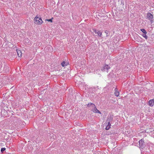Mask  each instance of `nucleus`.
I'll use <instances>...</instances> for the list:
<instances>
[{"instance_id": "4", "label": "nucleus", "mask_w": 154, "mask_h": 154, "mask_svg": "<svg viewBox=\"0 0 154 154\" xmlns=\"http://www.w3.org/2000/svg\"><path fill=\"white\" fill-rule=\"evenodd\" d=\"M110 68L108 65H106L104 66L101 69L103 71L108 72V69Z\"/></svg>"}, {"instance_id": "6", "label": "nucleus", "mask_w": 154, "mask_h": 154, "mask_svg": "<svg viewBox=\"0 0 154 154\" xmlns=\"http://www.w3.org/2000/svg\"><path fill=\"white\" fill-rule=\"evenodd\" d=\"M93 30H94V32L96 33L97 34L98 36H99L100 37H101L102 35V32L100 31H99L97 30L96 29H93Z\"/></svg>"}, {"instance_id": "7", "label": "nucleus", "mask_w": 154, "mask_h": 154, "mask_svg": "<svg viewBox=\"0 0 154 154\" xmlns=\"http://www.w3.org/2000/svg\"><path fill=\"white\" fill-rule=\"evenodd\" d=\"M154 104V99L150 100L149 102V105L151 106H152Z\"/></svg>"}, {"instance_id": "19", "label": "nucleus", "mask_w": 154, "mask_h": 154, "mask_svg": "<svg viewBox=\"0 0 154 154\" xmlns=\"http://www.w3.org/2000/svg\"><path fill=\"white\" fill-rule=\"evenodd\" d=\"M110 128V127H109V126L107 125L105 128V129L106 130H108Z\"/></svg>"}, {"instance_id": "21", "label": "nucleus", "mask_w": 154, "mask_h": 154, "mask_svg": "<svg viewBox=\"0 0 154 154\" xmlns=\"http://www.w3.org/2000/svg\"><path fill=\"white\" fill-rule=\"evenodd\" d=\"M105 32L107 34L108 33V31H106Z\"/></svg>"}, {"instance_id": "3", "label": "nucleus", "mask_w": 154, "mask_h": 154, "mask_svg": "<svg viewBox=\"0 0 154 154\" xmlns=\"http://www.w3.org/2000/svg\"><path fill=\"white\" fill-rule=\"evenodd\" d=\"M139 144L140 147L142 149L145 147V143L144 142L143 139H141L139 141Z\"/></svg>"}, {"instance_id": "15", "label": "nucleus", "mask_w": 154, "mask_h": 154, "mask_svg": "<svg viewBox=\"0 0 154 154\" xmlns=\"http://www.w3.org/2000/svg\"><path fill=\"white\" fill-rule=\"evenodd\" d=\"M140 31L143 32V33L146 34L147 32L144 29H140Z\"/></svg>"}, {"instance_id": "14", "label": "nucleus", "mask_w": 154, "mask_h": 154, "mask_svg": "<svg viewBox=\"0 0 154 154\" xmlns=\"http://www.w3.org/2000/svg\"><path fill=\"white\" fill-rule=\"evenodd\" d=\"M146 34H144L143 33L141 35L144 37V38L146 39H147L148 38V36L147 35H146Z\"/></svg>"}, {"instance_id": "5", "label": "nucleus", "mask_w": 154, "mask_h": 154, "mask_svg": "<svg viewBox=\"0 0 154 154\" xmlns=\"http://www.w3.org/2000/svg\"><path fill=\"white\" fill-rule=\"evenodd\" d=\"M113 119V116L111 115H109L106 121V122H111L112 121Z\"/></svg>"}, {"instance_id": "12", "label": "nucleus", "mask_w": 154, "mask_h": 154, "mask_svg": "<svg viewBox=\"0 0 154 154\" xmlns=\"http://www.w3.org/2000/svg\"><path fill=\"white\" fill-rule=\"evenodd\" d=\"M92 111H93V112H94L95 111V110H96V109H97V108L96 107V106L95 105H93V106H92Z\"/></svg>"}, {"instance_id": "2", "label": "nucleus", "mask_w": 154, "mask_h": 154, "mask_svg": "<svg viewBox=\"0 0 154 154\" xmlns=\"http://www.w3.org/2000/svg\"><path fill=\"white\" fill-rule=\"evenodd\" d=\"M34 23L38 25H41L43 23V21L41 17L36 16L34 19Z\"/></svg>"}, {"instance_id": "8", "label": "nucleus", "mask_w": 154, "mask_h": 154, "mask_svg": "<svg viewBox=\"0 0 154 154\" xmlns=\"http://www.w3.org/2000/svg\"><path fill=\"white\" fill-rule=\"evenodd\" d=\"M3 70L5 72H7L9 70V67L8 66H5L3 68Z\"/></svg>"}, {"instance_id": "18", "label": "nucleus", "mask_w": 154, "mask_h": 154, "mask_svg": "<svg viewBox=\"0 0 154 154\" xmlns=\"http://www.w3.org/2000/svg\"><path fill=\"white\" fill-rule=\"evenodd\" d=\"M6 149L5 148H1V152H2V153H3L4 151Z\"/></svg>"}, {"instance_id": "9", "label": "nucleus", "mask_w": 154, "mask_h": 154, "mask_svg": "<svg viewBox=\"0 0 154 154\" xmlns=\"http://www.w3.org/2000/svg\"><path fill=\"white\" fill-rule=\"evenodd\" d=\"M68 63L65 61H63L61 63V65L62 66L64 67L68 64Z\"/></svg>"}, {"instance_id": "17", "label": "nucleus", "mask_w": 154, "mask_h": 154, "mask_svg": "<svg viewBox=\"0 0 154 154\" xmlns=\"http://www.w3.org/2000/svg\"><path fill=\"white\" fill-rule=\"evenodd\" d=\"M53 19V18H52L51 19H46L45 20L46 21H47L49 22H50L51 23H52L53 22V21L52 20Z\"/></svg>"}, {"instance_id": "10", "label": "nucleus", "mask_w": 154, "mask_h": 154, "mask_svg": "<svg viewBox=\"0 0 154 154\" xmlns=\"http://www.w3.org/2000/svg\"><path fill=\"white\" fill-rule=\"evenodd\" d=\"M17 52L18 57H20L21 56L22 54L21 51L20 50H17Z\"/></svg>"}, {"instance_id": "20", "label": "nucleus", "mask_w": 154, "mask_h": 154, "mask_svg": "<svg viewBox=\"0 0 154 154\" xmlns=\"http://www.w3.org/2000/svg\"><path fill=\"white\" fill-rule=\"evenodd\" d=\"M107 123H108V125H107V126H109V127H110V126H111V124L110 123V122H106Z\"/></svg>"}, {"instance_id": "11", "label": "nucleus", "mask_w": 154, "mask_h": 154, "mask_svg": "<svg viewBox=\"0 0 154 154\" xmlns=\"http://www.w3.org/2000/svg\"><path fill=\"white\" fill-rule=\"evenodd\" d=\"M94 104L92 103H89L87 105V106L88 107H92V106H93V105H94Z\"/></svg>"}, {"instance_id": "1", "label": "nucleus", "mask_w": 154, "mask_h": 154, "mask_svg": "<svg viewBox=\"0 0 154 154\" xmlns=\"http://www.w3.org/2000/svg\"><path fill=\"white\" fill-rule=\"evenodd\" d=\"M146 19L149 20L151 24L152 23L154 22V17L153 15L151 13L149 12L146 15Z\"/></svg>"}, {"instance_id": "13", "label": "nucleus", "mask_w": 154, "mask_h": 154, "mask_svg": "<svg viewBox=\"0 0 154 154\" xmlns=\"http://www.w3.org/2000/svg\"><path fill=\"white\" fill-rule=\"evenodd\" d=\"M115 94L116 97H118L119 95V92L115 90Z\"/></svg>"}, {"instance_id": "16", "label": "nucleus", "mask_w": 154, "mask_h": 154, "mask_svg": "<svg viewBox=\"0 0 154 154\" xmlns=\"http://www.w3.org/2000/svg\"><path fill=\"white\" fill-rule=\"evenodd\" d=\"M95 111L94 112V113H98L100 114H101V112L100 111H99L97 109H96V110H95Z\"/></svg>"}]
</instances>
